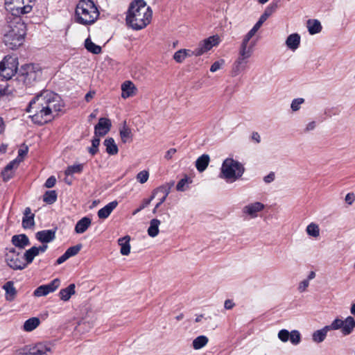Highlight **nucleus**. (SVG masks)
Listing matches in <instances>:
<instances>
[{
    "label": "nucleus",
    "mask_w": 355,
    "mask_h": 355,
    "mask_svg": "<svg viewBox=\"0 0 355 355\" xmlns=\"http://www.w3.org/2000/svg\"><path fill=\"white\" fill-rule=\"evenodd\" d=\"M255 42H251L250 45L241 44L239 55L250 58L253 53V48Z\"/></svg>",
    "instance_id": "35"
},
{
    "label": "nucleus",
    "mask_w": 355,
    "mask_h": 355,
    "mask_svg": "<svg viewBox=\"0 0 355 355\" xmlns=\"http://www.w3.org/2000/svg\"><path fill=\"white\" fill-rule=\"evenodd\" d=\"M37 255H38V250L37 249V247H35V246H33V247L31 248L30 249H28V250H26L24 254V257L26 261V263H25L26 264V266L28 264H30L31 263H32L34 258Z\"/></svg>",
    "instance_id": "38"
},
{
    "label": "nucleus",
    "mask_w": 355,
    "mask_h": 355,
    "mask_svg": "<svg viewBox=\"0 0 355 355\" xmlns=\"http://www.w3.org/2000/svg\"><path fill=\"white\" fill-rule=\"evenodd\" d=\"M173 59L178 63H182L185 60V54L183 49L176 51L173 55Z\"/></svg>",
    "instance_id": "50"
},
{
    "label": "nucleus",
    "mask_w": 355,
    "mask_h": 355,
    "mask_svg": "<svg viewBox=\"0 0 355 355\" xmlns=\"http://www.w3.org/2000/svg\"><path fill=\"white\" fill-rule=\"evenodd\" d=\"M63 107L61 98L50 91H43L29 103L26 112L30 113L32 121L38 125L48 123Z\"/></svg>",
    "instance_id": "1"
},
{
    "label": "nucleus",
    "mask_w": 355,
    "mask_h": 355,
    "mask_svg": "<svg viewBox=\"0 0 355 355\" xmlns=\"http://www.w3.org/2000/svg\"><path fill=\"white\" fill-rule=\"evenodd\" d=\"M118 202L116 200H114L112 202H110L107 205H106L105 207L101 208L98 211V216L101 219H105L107 218L110 214L112 212V211L117 207Z\"/></svg>",
    "instance_id": "22"
},
{
    "label": "nucleus",
    "mask_w": 355,
    "mask_h": 355,
    "mask_svg": "<svg viewBox=\"0 0 355 355\" xmlns=\"http://www.w3.org/2000/svg\"><path fill=\"white\" fill-rule=\"evenodd\" d=\"M153 11L144 0H134L128 8L126 23L133 30H141L151 21Z\"/></svg>",
    "instance_id": "3"
},
{
    "label": "nucleus",
    "mask_w": 355,
    "mask_h": 355,
    "mask_svg": "<svg viewBox=\"0 0 355 355\" xmlns=\"http://www.w3.org/2000/svg\"><path fill=\"white\" fill-rule=\"evenodd\" d=\"M184 53L185 54V58L187 57H191V56H200V54L198 53V48L195 49L194 50H190V49H183Z\"/></svg>",
    "instance_id": "54"
},
{
    "label": "nucleus",
    "mask_w": 355,
    "mask_h": 355,
    "mask_svg": "<svg viewBox=\"0 0 355 355\" xmlns=\"http://www.w3.org/2000/svg\"><path fill=\"white\" fill-rule=\"evenodd\" d=\"M121 91L122 98H127L135 95L137 88L131 81L127 80L121 85Z\"/></svg>",
    "instance_id": "18"
},
{
    "label": "nucleus",
    "mask_w": 355,
    "mask_h": 355,
    "mask_svg": "<svg viewBox=\"0 0 355 355\" xmlns=\"http://www.w3.org/2000/svg\"><path fill=\"white\" fill-rule=\"evenodd\" d=\"M40 321L38 318H31L26 320L23 325L25 331H31L40 325Z\"/></svg>",
    "instance_id": "34"
},
{
    "label": "nucleus",
    "mask_w": 355,
    "mask_h": 355,
    "mask_svg": "<svg viewBox=\"0 0 355 355\" xmlns=\"http://www.w3.org/2000/svg\"><path fill=\"white\" fill-rule=\"evenodd\" d=\"M154 198H155L154 195H152L150 198L144 199V200L141 205V208L144 209L145 207L148 206V205H150V203L154 199Z\"/></svg>",
    "instance_id": "62"
},
{
    "label": "nucleus",
    "mask_w": 355,
    "mask_h": 355,
    "mask_svg": "<svg viewBox=\"0 0 355 355\" xmlns=\"http://www.w3.org/2000/svg\"><path fill=\"white\" fill-rule=\"evenodd\" d=\"M245 168L241 163L232 158L225 159L220 168V178L227 182H234L241 178Z\"/></svg>",
    "instance_id": "5"
},
{
    "label": "nucleus",
    "mask_w": 355,
    "mask_h": 355,
    "mask_svg": "<svg viewBox=\"0 0 355 355\" xmlns=\"http://www.w3.org/2000/svg\"><path fill=\"white\" fill-rule=\"evenodd\" d=\"M224 63L225 60L223 59L214 62L210 67V71L211 72H216V71L219 70L221 68Z\"/></svg>",
    "instance_id": "52"
},
{
    "label": "nucleus",
    "mask_w": 355,
    "mask_h": 355,
    "mask_svg": "<svg viewBox=\"0 0 355 355\" xmlns=\"http://www.w3.org/2000/svg\"><path fill=\"white\" fill-rule=\"evenodd\" d=\"M12 243L19 248L23 249L30 244L28 236L24 234L14 235L12 237Z\"/></svg>",
    "instance_id": "23"
},
{
    "label": "nucleus",
    "mask_w": 355,
    "mask_h": 355,
    "mask_svg": "<svg viewBox=\"0 0 355 355\" xmlns=\"http://www.w3.org/2000/svg\"><path fill=\"white\" fill-rule=\"evenodd\" d=\"M275 177V173L270 172L268 175H267L266 176H265L263 178V181L266 183L269 184L274 181Z\"/></svg>",
    "instance_id": "60"
},
{
    "label": "nucleus",
    "mask_w": 355,
    "mask_h": 355,
    "mask_svg": "<svg viewBox=\"0 0 355 355\" xmlns=\"http://www.w3.org/2000/svg\"><path fill=\"white\" fill-rule=\"evenodd\" d=\"M99 15V10L93 1L80 0L76 8L75 21L82 25H92L98 19Z\"/></svg>",
    "instance_id": "4"
},
{
    "label": "nucleus",
    "mask_w": 355,
    "mask_h": 355,
    "mask_svg": "<svg viewBox=\"0 0 355 355\" xmlns=\"http://www.w3.org/2000/svg\"><path fill=\"white\" fill-rule=\"evenodd\" d=\"M304 102L302 98H297L293 100L291 107L293 112L298 111L300 109L301 105Z\"/></svg>",
    "instance_id": "48"
},
{
    "label": "nucleus",
    "mask_w": 355,
    "mask_h": 355,
    "mask_svg": "<svg viewBox=\"0 0 355 355\" xmlns=\"http://www.w3.org/2000/svg\"><path fill=\"white\" fill-rule=\"evenodd\" d=\"M300 44V36L297 33H293L288 35L286 40V45L287 47L292 50H296Z\"/></svg>",
    "instance_id": "25"
},
{
    "label": "nucleus",
    "mask_w": 355,
    "mask_h": 355,
    "mask_svg": "<svg viewBox=\"0 0 355 355\" xmlns=\"http://www.w3.org/2000/svg\"><path fill=\"white\" fill-rule=\"evenodd\" d=\"M68 259H69L67 256V254L64 252L62 256H60L56 261V263L58 265L63 263L64 261H66Z\"/></svg>",
    "instance_id": "63"
},
{
    "label": "nucleus",
    "mask_w": 355,
    "mask_h": 355,
    "mask_svg": "<svg viewBox=\"0 0 355 355\" xmlns=\"http://www.w3.org/2000/svg\"><path fill=\"white\" fill-rule=\"evenodd\" d=\"M188 182V180L187 178H183V179H181L177 184V186H176V189L178 191H184V186L186 185V184Z\"/></svg>",
    "instance_id": "55"
},
{
    "label": "nucleus",
    "mask_w": 355,
    "mask_h": 355,
    "mask_svg": "<svg viewBox=\"0 0 355 355\" xmlns=\"http://www.w3.org/2000/svg\"><path fill=\"white\" fill-rule=\"evenodd\" d=\"M210 161L209 156L203 154L200 156L196 161V167L199 172H203L209 165Z\"/></svg>",
    "instance_id": "31"
},
{
    "label": "nucleus",
    "mask_w": 355,
    "mask_h": 355,
    "mask_svg": "<svg viewBox=\"0 0 355 355\" xmlns=\"http://www.w3.org/2000/svg\"><path fill=\"white\" fill-rule=\"evenodd\" d=\"M234 306V303L231 300H226L224 303V307L225 309L230 310Z\"/></svg>",
    "instance_id": "64"
},
{
    "label": "nucleus",
    "mask_w": 355,
    "mask_h": 355,
    "mask_svg": "<svg viewBox=\"0 0 355 355\" xmlns=\"http://www.w3.org/2000/svg\"><path fill=\"white\" fill-rule=\"evenodd\" d=\"M6 261L13 270H22L26 267V264L21 260L19 253L15 248L10 249L6 253Z\"/></svg>",
    "instance_id": "9"
},
{
    "label": "nucleus",
    "mask_w": 355,
    "mask_h": 355,
    "mask_svg": "<svg viewBox=\"0 0 355 355\" xmlns=\"http://www.w3.org/2000/svg\"><path fill=\"white\" fill-rule=\"evenodd\" d=\"M60 285V280L58 278L54 279L48 284L41 285L37 287L33 292L35 297L46 296L48 294L54 292Z\"/></svg>",
    "instance_id": "10"
},
{
    "label": "nucleus",
    "mask_w": 355,
    "mask_h": 355,
    "mask_svg": "<svg viewBox=\"0 0 355 355\" xmlns=\"http://www.w3.org/2000/svg\"><path fill=\"white\" fill-rule=\"evenodd\" d=\"M81 248H82V245L78 244L76 245L69 248L66 250L65 253L67 254L68 257L70 258L71 257L76 255L80 252Z\"/></svg>",
    "instance_id": "47"
},
{
    "label": "nucleus",
    "mask_w": 355,
    "mask_h": 355,
    "mask_svg": "<svg viewBox=\"0 0 355 355\" xmlns=\"http://www.w3.org/2000/svg\"><path fill=\"white\" fill-rule=\"evenodd\" d=\"M76 286L74 284H69L67 288H62L59 292V296L62 301H68L71 295H74Z\"/></svg>",
    "instance_id": "27"
},
{
    "label": "nucleus",
    "mask_w": 355,
    "mask_h": 355,
    "mask_svg": "<svg viewBox=\"0 0 355 355\" xmlns=\"http://www.w3.org/2000/svg\"><path fill=\"white\" fill-rule=\"evenodd\" d=\"M121 140L123 144L130 143L132 141V133L130 128L126 125L125 121L119 128Z\"/></svg>",
    "instance_id": "24"
},
{
    "label": "nucleus",
    "mask_w": 355,
    "mask_h": 355,
    "mask_svg": "<svg viewBox=\"0 0 355 355\" xmlns=\"http://www.w3.org/2000/svg\"><path fill=\"white\" fill-rule=\"evenodd\" d=\"M309 285V279H304L302 282H301L298 286V290L300 292L302 293L306 291V288Z\"/></svg>",
    "instance_id": "58"
},
{
    "label": "nucleus",
    "mask_w": 355,
    "mask_h": 355,
    "mask_svg": "<svg viewBox=\"0 0 355 355\" xmlns=\"http://www.w3.org/2000/svg\"><path fill=\"white\" fill-rule=\"evenodd\" d=\"M306 27L311 35L319 33L322 30V26L318 19H309L306 21Z\"/></svg>",
    "instance_id": "30"
},
{
    "label": "nucleus",
    "mask_w": 355,
    "mask_h": 355,
    "mask_svg": "<svg viewBox=\"0 0 355 355\" xmlns=\"http://www.w3.org/2000/svg\"><path fill=\"white\" fill-rule=\"evenodd\" d=\"M355 328V320L352 316H348L343 321L342 334L344 336L349 335Z\"/></svg>",
    "instance_id": "28"
},
{
    "label": "nucleus",
    "mask_w": 355,
    "mask_h": 355,
    "mask_svg": "<svg viewBox=\"0 0 355 355\" xmlns=\"http://www.w3.org/2000/svg\"><path fill=\"white\" fill-rule=\"evenodd\" d=\"M3 42L10 49L15 50L21 46L26 34L24 22L18 16L9 17L2 29Z\"/></svg>",
    "instance_id": "2"
},
{
    "label": "nucleus",
    "mask_w": 355,
    "mask_h": 355,
    "mask_svg": "<svg viewBox=\"0 0 355 355\" xmlns=\"http://www.w3.org/2000/svg\"><path fill=\"white\" fill-rule=\"evenodd\" d=\"M170 190H171V186L162 185V186L157 188L156 189H155L153 192V195H154V197H155V196L159 192H160V193H163L162 197H164V198L166 199L168 195L170 193Z\"/></svg>",
    "instance_id": "43"
},
{
    "label": "nucleus",
    "mask_w": 355,
    "mask_h": 355,
    "mask_svg": "<svg viewBox=\"0 0 355 355\" xmlns=\"http://www.w3.org/2000/svg\"><path fill=\"white\" fill-rule=\"evenodd\" d=\"M82 164H76L69 166L65 171L66 175H71L74 173H80L83 171Z\"/></svg>",
    "instance_id": "42"
},
{
    "label": "nucleus",
    "mask_w": 355,
    "mask_h": 355,
    "mask_svg": "<svg viewBox=\"0 0 355 355\" xmlns=\"http://www.w3.org/2000/svg\"><path fill=\"white\" fill-rule=\"evenodd\" d=\"M35 215L31 213L30 207H26L24 212V217L22 218V227L24 229H31L35 225L34 221Z\"/></svg>",
    "instance_id": "20"
},
{
    "label": "nucleus",
    "mask_w": 355,
    "mask_h": 355,
    "mask_svg": "<svg viewBox=\"0 0 355 355\" xmlns=\"http://www.w3.org/2000/svg\"><path fill=\"white\" fill-rule=\"evenodd\" d=\"M98 137L95 136L92 140V146L88 149L89 153L92 155L96 154L98 150V146L100 144V139Z\"/></svg>",
    "instance_id": "44"
},
{
    "label": "nucleus",
    "mask_w": 355,
    "mask_h": 355,
    "mask_svg": "<svg viewBox=\"0 0 355 355\" xmlns=\"http://www.w3.org/2000/svg\"><path fill=\"white\" fill-rule=\"evenodd\" d=\"M55 231L53 230H42L37 232L36 238L42 243H49L54 240Z\"/></svg>",
    "instance_id": "21"
},
{
    "label": "nucleus",
    "mask_w": 355,
    "mask_h": 355,
    "mask_svg": "<svg viewBox=\"0 0 355 355\" xmlns=\"http://www.w3.org/2000/svg\"><path fill=\"white\" fill-rule=\"evenodd\" d=\"M55 182H56V179L54 176H51L49 177L45 184H44V186L46 187V188H52L54 187V185L55 184Z\"/></svg>",
    "instance_id": "57"
},
{
    "label": "nucleus",
    "mask_w": 355,
    "mask_h": 355,
    "mask_svg": "<svg viewBox=\"0 0 355 355\" xmlns=\"http://www.w3.org/2000/svg\"><path fill=\"white\" fill-rule=\"evenodd\" d=\"M148 178H149V173L145 170L140 171L137 175V180L141 184H144L145 182H146L147 180H148Z\"/></svg>",
    "instance_id": "49"
},
{
    "label": "nucleus",
    "mask_w": 355,
    "mask_h": 355,
    "mask_svg": "<svg viewBox=\"0 0 355 355\" xmlns=\"http://www.w3.org/2000/svg\"><path fill=\"white\" fill-rule=\"evenodd\" d=\"M328 331V328L326 326L320 329L316 330L312 334L313 341L315 343L323 342L327 337Z\"/></svg>",
    "instance_id": "32"
},
{
    "label": "nucleus",
    "mask_w": 355,
    "mask_h": 355,
    "mask_svg": "<svg viewBox=\"0 0 355 355\" xmlns=\"http://www.w3.org/2000/svg\"><path fill=\"white\" fill-rule=\"evenodd\" d=\"M57 200V193L55 191H46L43 196V200L47 204H53Z\"/></svg>",
    "instance_id": "41"
},
{
    "label": "nucleus",
    "mask_w": 355,
    "mask_h": 355,
    "mask_svg": "<svg viewBox=\"0 0 355 355\" xmlns=\"http://www.w3.org/2000/svg\"><path fill=\"white\" fill-rule=\"evenodd\" d=\"M208 341L209 340L207 336H199L193 340L192 346L194 349L198 350L205 347Z\"/></svg>",
    "instance_id": "39"
},
{
    "label": "nucleus",
    "mask_w": 355,
    "mask_h": 355,
    "mask_svg": "<svg viewBox=\"0 0 355 355\" xmlns=\"http://www.w3.org/2000/svg\"><path fill=\"white\" fill-rule=\"evenodd\" d=\"M42 76L41 68L37 64H26L22 66L17 74V80L25 86L33 85Z\"/></svg>",
    "instance_id": "6"
},
{
    "label": "nucleus",
    "mask_w": 355,
    "mask_h": 355,
    "mask_svg": "<svg viewBox=\"0 0 355 355\" xmlns=\"http://www.w3.org/2000/svg\"><path fill=\"white\" fill-rule=\"evenodd\" d=\"M112 126L111 121L107 118H100L98 123L94 127V135L103 137L110 130Z\"/></svg>",
    "instance_id": "14"
},
{
    "label": "nucleus",
    "mask_w": 355,
    "mask_h": 355,
    "mask_svg": "<svg viewBox=\"0 0 355 355\" xmlns=\"http://www.w3.org/2000/svg\"><path fill=\"white\" fill-rule=\"evenodd\" d=\"M307 234L310 236L317 238L320 236V228L315 223H310L306 229Z\"/></svg>",
    "instance_id": "40"
},
{
    "label": "nucleus",
    "mask_w": 355,
    "mask_h": 355,
    "mask_svg": "<svg viewBox=\"0 0 355 355\" xmlns=\"http://www.w3.org/2000/svg\"><path fill=\"white\" fill-rule=\"evenodd\" d=\"M5 291V300L8 302H12L15 300L17 291L12 281L6 282L2 286Z\"/></svg>",
    "instance_id": "15"
},
{
    "label": "nucleus",
    "mask_w": 355,
    "mask_h": 355,
    "mask_svg": "<svg viewBox=\"0 0 355 355\" xmlns=\"http://www.w3.org/2000/svg\"><path fill=\"white\" fill-rule=\"evenodd\" d=\"M21 158H16L11 161L3 169L2 171V176L5 181H7L11 178L12 176L13 172L12 169L17 168L20 163Z\"/></svg>",
    "instance_id": "19"
},
{
    "label": "nucleus",
    "mask_w": 355,
    "mask_h": 355,
    "mask_svg": "<svg viewBox=\"0 0 355 355\" xmlns=\"http://www.w3.org/2000/svg\"><path fill=\"white\" fill-rule=\"evenodd\" d=\"M17 355H51L53 345L49 343H38L34 345H27L17 350Z\"/></svg>",
    "instance_id": "7"
},
{
    "label": "nucleus",
    "mask_w": 355,
    "mask_h": 355,
    "mask_svg": "<svg viewBox=\"0 0 355 355\" xmlns=\"http://www.w3.org/2000/svg\"><path fill=\"white\" fill-rule=\"evenodd\" d=\"M345 200L348 205H352L355 200V195L352 193H349L345 196Z\"/></svg>",
    "instance_id": "59"
},
{
    "label": "nucleus",
    "mask_w": 355,
    "mask_h": 355,
    "mask_svg": "<svg viewBox=\"0 0 355 355\" xmlns=\"http://www.w3.org/2000/svg\"><path fill=\"white\" fill-rule=\"evenodd\" d=\"M130 237L125 236L118 240V244L121 246L120 252L122 255H128L130 252Z\"/></svg>",
    "instance_id": "26"
},
{
    "label": "nucleus",
    "mask_w": 355,
    "mask_h": 355,
    "mask_svg": "<svg viewBox=\"0 0 355 355\" xmlns=\"http://www.w3.org/2000/svg\"><path fill=\"white\" fill-rule=\"evenodd\" d=\"M17 72V62L15 59L5 58L0 62V76L5 79H10Z\"/></svg>",
    "instance_id": "8"
},
{
    "label": "nucleus",
    "mask_w": 355,
    "mask_h": 355,
    "mask_svg": "<svg viewBox=\"0 0 355 355\" xmlns=\"http://www.w3.org/2000/svg\"><path fill=\"white\" fill-rule=\"evenodd\" d=\"M343 321L344 320H343L336 318L331 323V324L327 325L326 327L328 328L329 331L331 330H342L343 326Z\"/></svg>",
    "instance_id": "45"
},
{
    "label": "nucleus",
    "mask_w": 355,
    "mask_h": 355,
    "mask_svg": "<svg viewBox=\"0 0 355 355\" xmlns=\"http://www.w3.org/2000/svg\"><path fill=\"white\" fill-rule=\"evenodd\" d=\"M12 92H13V91L12 89L10 88V86H7L5 88H3V89L0 90V94L1 96L11 95V94H12Z\"/></svg>",
    "instance_id": "61"
},
{
    "label": "nucleus",
    "mask_w": 355,
    "mask_h": 355,
    "mask_svg": "<svg viewBox=\"0 0 355 355\" xmlns=\"http://www.w3.org/2000/svg\"><path fill=\"white\" fill-rule=\"evenodd\" d=\"M277 8L276 5H270L266 8L263 13L261 15L257 22L252 27L254 30L258 31L262 24L267 20V19L274 12Z\"/></svg>",
    "instance_id": "16"
},
{
    "label": "nucleus",
    "mask_w": 355,
    "mask_h": 355,
    "mask_svg": "<svg viewBox=\"0 0 355 355\" xmlns=\"http://www.w3.org/2000/svg\"><path fill=\"white\" fill-rule=\"evenodd\" d=\"M290 332L286 329H282L278 333V338L285 343L289 340Z\"/></svg>",
    "instance_id": "51"
},
{
    "label": "nucleus",
    "mask_w": 355,
    "mask_h": 355,
    "mask_svg": "<svg viewBox=\"0 0 355 355\" xmlns=\"http://www.w3.org/2000/svg\"><path fill=\"white\" fill-rule=\"evenodd\" d=\"M220 42L218 35H212L201 41L198 46V53L201 55L211 50L214 46H216Z\"/></svg>",
    "instance_id": "11"
},
{
    "label": "nucleus",
    "mask_w": 355,
    "mask_h": 355,
    "mask_svg": "<svg viewBox=\"0 0 355 355\" xmlns=\"http://www.w3.org/2000/svg\"><path fill=\"white\" fill-rule=\"evenodd\" d=\"M6 4H13L12 9L20 10L22 14L28 13L32 9V0H5Z\"/></svg>",
    "instance_id": "13"
},
{
    "label": "nucleus",
    "mask_w": 355,
    "mask_h": 355,
    "mask_svg": "<svg viewBox=\"0 0 355 355\" xmlns=\"http://www.w3.org/2000/svg\"><path fill=\"white\" fill-rule=\"evenodd\" d=\"M103 144L106 148V152L109 155H114L118 153L119 149L113 138L110 137L106 139Z\"/></svg>",
    "instance_id": "33"
},
{
    "label": "nucleus",
    "mask_w": 355,
    "mask_h": 355,
    "mask_svg": "<svg viewBox=\"0 0 355 355\" xmlns=\"http://www.w3.org/2000/svg\"><path fill=\"white\" fill-rule=\"evenodd\" d=\"M85 47L90 53L99 54L101 52V47L94 44L89 37L85 40Z\"/></svg>",
    "instance_id": "36"
},
{
    "label": "nucleus",
    "mask_w": 355,
    "mask_h": 355,
    "mask_svg": "<svg viewBox=\"0 0 355 355\" xmlns=\"http://www.w3.org/2000/svg\"><path fill=\"white\" fill-rule=\"evenodd\" d=\"M28 151V148L26 146H24L21 147L20 149H19L18 156L17 158H21L20 162H22L24 157L27 155Z\"/></svg>",
    "instance_id": "53"
},
{
    "label": "nucleus",
    "mask_w": 355,
    "mask_h": 355,
    "mask_svg": "<svg viewBox=\"0 0 355 355\" xmlns=\"http://www.w3.org/2000/svg\"><path fill=\"white\" fill-rule=\"evenodd\" d=\"M316 128V122L315 121H311L309 122L306 125L305 128L304 129V132L305 133L309 132L311 131H313Z\"/></svg>",
    "instance_id": "56"
},
{
    "label": "nucleus",
    "mask_w": 355,
    "mask_h": 355,
    "mask_svg": "<svg viewBox=\"0 0 355 355\" xmlns=\"http://www.w3.org/2000/svg\"><path fill=\"white\" fill-rule=\"evenodd\" d=\"M160 220L154 218L150 220V226L148 229V234L150 237H155L159 233V226Z\"/></svg>",
    "instance_id": "37"
},
{
    "label": "nucleus",
    "mask_w": 355,
    "mask_h": 355,
    "mask_svg": "<svg viewBox=\"0 0 355 355\" xmlns=\"http://www.w3.org/2000/svg\"><path fill=\"white\" fill-rule=\"evenodd\" d=\"M265 205L261 202H254L244 206L242 209V213L250 218L258 217L259 213L265 209Z\"/></svg>",
    "instance_id": "12"
},
{
    "label": "nucleus",
    "mask_w": 355,
    "mask_h": 355,
    "mask_svg": "<svg viewBox=\"0 0 355 355\" xmlns=\"http://www.w3.org/2000/svg\"><path fill=\"white\" fill-rule=\"evenodd\" d=\"M248 58L239 55L238 58L235 60L232 67V73L234 76H237L241 71L245 70L248 64Z\"/></svg>",
    "instance_id": "17"
},
{
    "label": "nucleus",
    "mask_w": 355,
    "mask_h": 355,
    "mask_svg": "<svg viewBox=\"0 0 355 355\" xmlns=\"http://www.w3.org/2000/svg\"><path fill=\"white\" fill-rule=\"evenodd\" d=\"M289 340L293 345H298L301 341V335L297 330L291 331Z\"/></svg>",
    "instance_id": "46"
},
{
    "label": "nucleus",
    "mask_w": 355,
    "mask_h": 355,
    "mask_svg": "<svg viewBox=\"0 0 355 355\" xmlns=\"http://www.w3.org/2000/svg\"><path fill=\"white\" fill-rule=\"evenodd\" d=\"M91 220L87 217H83L76 225L75 232L78 234L84 233L91 225Z\"/></svg>",
    "instance_id": "29"
}]
</instances>
